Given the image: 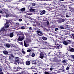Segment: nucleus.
<instances>
[{
    "label": "nucleus",
    "instance_id": "f257e3e1",
    "mask_svg": "<svg viewBox=\"0 0 74 74\" xmlns=\"http://www.w3.org/2000/svg\"><path fill=\"white\" fill-rule=\"evenodd\" d=\"M25 38V36H19L18 39H17V41H22Z\"/></svg>",
    "mask_w": 74,
    "mask_h": 74
},
{
    "label": "nucleus",
    "instance_id": "f03ea898",
    "mask_svg": "<svg viewBox=\"0 0 74 74\" xmlns=\"http://www.w3.org/2000/svg\"><path fill=\"white\" fill-rule=\"evenodd\" d=\"M36 32L38 35L39 36H42V35L44 34V33H43L41 32L40 31H37Z\"/></svg>",
    "mask_w": 74,
    "mask_h": 74
},
{
    "label": "nucleus",
    "instance_id": "7ed1b4c3",
    "mask_svg": "<svg viewBox=\"0 0 74 74\" xmlns=\"http://www.w3.org/2000/svg\"><path fill=\"white\" fill-rule=\"evenodd\" d=\"M44 53L41 52L40 53V54L39 58L41 59H44Z\"/></svg>",
    "mask_w": 74,
    "mask_h": 74
},
{
    "label": "nucleus",
    "instance_id": "20e7f679",
    "mask_svg": "<svg viewBox=\"0 0 74 74\" xmlns=\"http://www.w3.org/2000/svg\"><path fill=\"white\" fill-rule=\"evenodd\" d=\"M55 45L57 46V48L58 49L62 48V45L60 44H59L58 43H56Z\"/></svg>",
    "mask_w": 74,
    "mask_h": 74
},
{
    "label": "nucleus",
    "instance_id": "39448f33",
    "mask_svg": "<svg viewBox=\"0 0 74 74\" xmlns=\"http://www.w3.org/2000/svg\"><path fill=\"white\" fill-rule=\"evenodd\" d=\"M5 27H3L1 29L0 31V34H1V33H4L3 32L5 31Z\"/></svg>",
    "mask_w": 74,
    "mask_h": 74
},
{
    "label": "nucleus",
    "instance_id": "423d86ee",
    "mask_svg": "<svg viewBox=\"0 0 74 74\" xmlns=\"http://www.w3.org/2000/svg\"><path fill=\"white\" fill-rule=\"evenodd\" d=\"M14 58V56L12 54H10V60H12Z\"/></svg>",
    "mask_w": 74,
    "mask_h": 74
},
{
    "label": "nucleus",
    "instance_id": "0eeeda50",
    "mask_svg": "<svg viewBox=\"0 0 74 74\" xmlns=\"http://www.w3.org/2000/svg\"><path fill=\"white\" fill-rule=\"evenodd\" d=\"M58 56H59V58H63L64 57V55L63 54H62L61 53H59Z\"/></svg>",
    "mask_w": 74,
    "mask_h": 74
},
{
    "label": "nucleus",
    "instance_id": "6e6552de",
    "mask_svg": "<svg viewBox=\"0 0 74 74\" xmlns=\"http://www.w3.org/2000/svg\"><path fill=\"white\" fill-rule=\"evenodd\" d=\"M15 62H14V64H16V63H17L18 64H19V63H20V61L19 60H15Z\"/></svg>",
    "mask_w": 74,
    "mask_h": 74
},
{
    "label": "nucleus",
    "instance_id": "1a4fd4ad",
    "mask_svg": "<svg viewBox=\"0 0 74 74\" xmlns=\"http://www.w3.org/2000/svg\"><path fill=\"white\" fill-rule=\"evenodd\" d=\"M8 21H6V23H5V28H8V27H9L10 25H7V24H8Z\"/></svg>",
    "mask_w": 74,
    "mask_h": 74
},
{
    "label": "nucleus",
    "instance_id": "9d476101",
    "mask_svg": "<svg viewBox=\"0 0 74 74\" xmlns=\"http://www.w3.org/2000/svg\"><path fill=\"white\" fill-rule=\"evenodd\" d=\"M45 12H46V11L45 10H42V11H40V15H43V14H45Z\"/></svg>",
    "mask_w": 74,
    "mask_h": 74
},
{
    "label": "nucleus",
    "instance_id": "9b49d317",
    "mask_svg": "<svg viewBox=\"0 0 74 74\" xmlns=\"http://www.w3.org/2000/svg\"><path fill=\"white\" fill-rule=\"evenodd\" d=\"M19 35H20L21 36H24V34H23V32H20L18 33L17 34V36H19Z\"/></svg>",
    "mask_w": 74,
    "mask_h": 74
},
{
    "label": "nucleus",
    "instance_id": "f8f14e48",
    "mask_svg": "<svg viewBox=\"0 0 74 74\" xmlns=\"http://www.w3.org/2000/svg\"><path fill=\"white\" fill-rule=\"evenodd\" d=\"M26 64L27 66H29L30 64V61H27L26 62Z\"/></svg>",
    "mask_w": 74,
    "mask_h": 74
},
{
    "label": "nucleus",
    "instance_id": "ddd939ff",
    "mask_svg": "<svg viewBox=\"0 0 74 74\" xmlns=\"http://www.w3.org/2000/svg\"><path fill=\"white\" fill-rule=\"evenodd\" d=\"M63 44H64V45H67L68 44H70V43L69 42H67L66 41H64L63 42Z\"/></svg>",
    "mask_w": 74,
    "mask_h": 74
},
{
    "label": "nucleus",
    "instance_id": "4468645a",
    "mask_svg": "<svg viewBox=\"0 0 74 74\" xmlns=\"http://www.w3.org/2000/svg\"><path fill=\"white\" fill-rule=\"evenodd\" d=\"M2 10L3 11L5 12V14H6L8 12V10L7 9H3Z\"/></svg>",
    "mask_w": 74,
    "mask_h": 74
},
{
    "label": "nucleus",
    "instance_id": "2eb2a0df",
    "mask_svg": "<svg viewBox=\"0 0 74 74\" xmlns=\"http://www.w3.org/2000/svg\"><path fill=\"white\" fill-rule=\"evenodd\" d=\"M32 63V64H36V60H32L31 61Z\"/></svg>",
    "mask_w": 74,
    "mask_h": 74
},
{
    "label": "nucleus",
    "instance_id": "dca6fc26",
    "mask_svg": "<svg viewBox=\"0 0 74 74\" xmlns=\"http://www.w3.org/2000/svg\"><path fill=\"white\" fill-rule=\"evenodd\" d=\"M42 40H44V41L45 40H47V38L45 37L44 36H42Z\"/></svg>",
    "mask_w": 74,
    "mask_h": 74
},
{
    "label": "nucleus",
    "instance_id": "f3484780",
    "mask_svg": "<svg viewBox=\"0 0 74 74\" xmlns=\"http://www.w3.org/2000/svg\"><path fill=\"white\" fill-rule=\"evenodd\" d=\"M3 53L5 55H7V54H8V52L5 50L3 51Z\"/></svg>",
    "mask_w": 74,
    "mask_h": 74
},
{
    "label": "nucleus",
    "instance_id": "a211bd4d",
    "mask_svg": "<svg viewBox=\"0 0 74 74\" xmlns=\"http://www.w3.org/2000/svg\"><path fill=\"white\" fill-rule=\"evenodd\" d=\"M24 34L26 36V37H27L28 36H30V34L29 33H24Z\"/></svg>",
    "mask_w": 74,
    "mask_h": 74
},
{
    "label": "nucleus",
    "instance_id": "6ab92c4d",
    "mask_svg": "<svg viewBox=\"0 0 74 74\" xmlns=\"http://www.w3.org/2000/svg\"><path fill=\"white\" fill-rule=\"evenodd\" d=\"M26 10V8H23L21 9V11H22V12H23V11H25Z\"/></svg>",
    "mask_w": 74,
    "mask_h": 74
},
{
    "label": "nucleus",
    "instance_id": "aec40b11",
    "mask_svg": "<svg viewBox=\"0 0 74 74\" xmlns=\"http://www.w3.org/2000/svg\"><path fill=\"white\" fill-rule=\"evenodd\" d=\"M10 47H14V48L15 47V45L12 44H10Z\"/></svg>",
    "mask_w": 74,
    "mask_h": 74
},
{
    "label": "nucleus",
    "instance_id": "412c9836",
    "mask_svg": "<svg viewBox=\"0 0 74 74\" xmlns=\"http://www.w3.org/2000/svg\"><path fill=\"white\" fill-rule=\"evenodd\" d=\"M69 51L72 52H74V49L73 48H71L70 49H69Z\"/></svg>",
    "mask_w": 74,
    "mask_h": 74
},
{
    "label": "nucleus",
    "instance_id": "4be33fe9",
    "mask_svg": "<svg viewBox=\"0 0 74 74\" xmlns=\"http://www.w3.org/2000/svg\"><path fill=\"white\" fill-rule=\"evenodd\" d=\"M52 62H56V63H59V62L58 60H53Z\"/></svg>",
    "mask_w": 74,
    "mask_h": 74
},
{
    "label": "nucleus",
    "instance_id": "5701e85b",
    "mask_svg": "<svg viewBox=\"0 0 74 74\" xmlns=\"http://www.w3.org/2000/svg\"><path fill=\"white\" fill-rule=\"evenodd\" d=\"M13 36H14V34L12 33H11L10 35V37H12Z\"/></svg>",
    "mask_w": 74,
    "mask_h": 74
},
{
    "label": "nucleus",
    "instance_id": "b1692460",
    "mask_svg": "<svg viewBox=\"0 0 74 74\" xmlns=\"http://www.w3.org/2000/svg\"><path fill=\"white\" fill-rule=\"evenodd\" d=\"M58 22L59 23H62V21L61 20H58Z\"/></svg>",
    "mask_w": 74,
    "mask_h": 74
},
{
    "label": "nucleus",
    "instance_id": "393cba45",
    "mask_svg": "<svg viewBox=\"0 0 74 74\" xmlns=\"http://www.w3.org/2000/svg\"><path fill=\"white\" fill-rule=\"evenodd\" d=\"M5 46L7 48H10V45L8 44V43L6 44Z\"/></svg>",
    "mask_w": 74,
    "mask_h": 74
},
{
    "label": "nucleus",
    "instance_id": "a878e982",
    "mask_svg": "<svg viewBox=\"0 0 74 74\" xmlns=\"http://www.w3.org/2000/svg\"><path fill=\"white\" fill-rule=\"evenodd\" d=\"M42 44H48V42H44V41H42Z\"/></svg>",
    "mask_w": 74,
    "mask_h": 74
},
{
    "label": "nucleus",
    "instance_id": "bb28decb",
    "mask_svg": "<svg viewBox=\"0 0 74 74\" xmlns=\"http://www.w3.org/2000/svg\"><path fill=\"white\" fill-rule=\"evenodd\" d=\"M24 46L25 47H28L29 46V45H27L26 44L25 42H24Z\"/></svg>",
    "mask_w": 74,
    "mask_h": 74
},
{
    "label": "nucleus",
    "instance_id": "cd10ccee",
    "mask_svg": "<svg viewBox=\"0 0 74 74\" xmlns=\"http://www.w3.org/2000/svg\"><path fill=\"white\" fill-rule=\"evenodd\" d=\"M32 57H34L35 56V54L33 53H32Z\"/></svg>",
    "mask_w": 74,
    "mask_h": 74
},
{
    "label": "nucleus",
    "instance_id": "c85d7f7f",
    "mask_svg": "<svg viewBox=\"0 0 74 74\" xmlns=\"http://www.w3.org/2000/svg\"><path fill=\"white\" fill-rule=\"evenodd\" d=\"M71 37L73 38V40H74V34H71Z\"/></svg>",
    "mask_w": 74,
    "mask_h": 74
},
{
    "label": "nucleus",
    "instance_id": "c756f323",
    "mask_svg": "<svg viewBox=\"0 0 74 74\" xmlns=\"http://www.w3.org/2000/svg\"><path fill=\"white\" fill-rule=\"evenodd\" d=\"M9 14H8V13H6L5 16L6 18H7V17H8V16H9Z\"/></svg>",
    "mask_w": 74,
    "mask_h": 74
},
{
    "label": "nucleus",
    "instance_id": "7c9ffc66",
    "mask_svg": "<svg viewBox=\"0 0 74 74\" xmlns=\"http://www.w3.org/2000/svg\"><path fill=\"white\" fill-rule=\"evenodd\" d=\"M29 11H35L36 10V9H33L32 8H30L29 10Z\"/></svg>",
    "mask_w": 74,
    "mask_h": 74
},
{
    "label": "nucleus",
    "instance_id": "2f4dec72",
    "mask_svg": "<svg viewBox=\"0 0 74 74\" xmlns=\"http://www.w3.org/2000/svg\"><path fill=\"white\" fill-rule=\"evenodd\" d=\"M22 53H23V55H25V51H24V50L23 49H22Z\"/></svg>",
    "mask_w": 74,
    "mask_h": 74
},
{
    "label": "nucleus",
    "instance_id": "473e14b6",
    "mask_svg": "<svg viewBox=\"0 0 74 74\" xmlns=\"http://www.w3.org/2000/svg\"><path fill=\"white\" fill-rule=\"evenodd\" d=\"M71 61H74V56H72V57L71 58Z\"/></svg>",
    "mask_w": 74,
    "mask_h": 74
},
{
    "label": "nucleus",
    "instance_id": "72a5a7b5",
    "mask_svg": "<svg viewBox=\"0 0 74 74\" xmlns=\"http://www.w3.org/2000/svg\"><path fill=\"white\" fill-rule=\"evenodd\" d=\"M25 29V28L24 26H21V29Z\"/></svg>",
    "mask_w": 74,
    "mask_h": 74
},
{
    "label": "nucleus",
    "instance_id": "f704fd0d",
    "mask_svg": "<svg viewBox=\"0 0 74 74\" xmlns=\"http://www.w3.org/2000/svg\"><path fill=\"white\" fill-rule=\"evenodd\" d=\"M53 60H58V58L57 57H54L52 59Z\"/></svg>",
    "mask_w": 74,
    "mask_h": 74
},
{
    "label": "nucleus",
    "instance_id": "c9c22d12",
    "mask_svg": "<svg viewBox=\"0 0 74 74\" xmlns=\"http://www.w3.org/2000/svg\"><path fill=\"white\" fill-rule=\"evenodd\" d=\"M69 0V1L68 2L69 3H73V1L74 0Z\"/></svg>",
    "mask_w": 74,
    "mask_h": 74
},
{
    "label": "nucleus",
    "instance_id": "e433bc0d",
    "mask_svg": "<svg viewBox=\"0 0 74 74\" xmlns=\"http://www.w3.org/2000/svg\"><path fill=\"white\" fill-rule=\"evenodd\" d=\"M32 6H35V5H36V3H32Z\"/></svg>",
    "mask_w": 74,
    "mask_h": 74
},
{
    "label": "nucleus",
    "instance_id": "4c0bfd02",
    "mask_svg": "<svg viewBox=\"0 0 74 74\" xmlns=\"http://www.w3.org/2000/svg\"><path fill=\"white\" fill-rule=\"evenodd\" d=\"M60 28L61 29H64V27L62 26H60Z\"/></svg>",
    "mask_w": 74,
    "mask_h": 74
},
{
    "label": "nucleus",
    "instance_id": "58836bf2",
    "mask_svg": "<svg viewBox=\"0 0 74 74\" xmlns=\"http://www.w3.org/2000/svg\"><path fill=\"white\" fill-rule=\"evenodd\" d=\"M62 62L63 63H66V61L65 60H63Z\"/></svg>",
    "mask_w": 74,
    "mask_h": 74
},
{
    "label": "nucleus",
    "instance_id": "ea45409f",
    "mask_svg": "<svg viewBox=\"0 0 74 74\" xmlns=\"http://www.w3.org/2000/svg\"><path fill=\"white\" fill-rule=\"evenodd\" d=\"M71 10V11H71L72 12H74V9L73 8H72Z\"/></svg>",
    "mask_w": 74,
    "mask_h": 74
},
{
    "label": "nucleus",
    "instance_id": "a19ab883",
    "mask_svg": "<svg viewBox=\"0 0 74 74\" xmlns=\"http://www.w3.org/2000/svg\"><path fill=\"white\" fill-rule=\"evenodd\" d=\"M58 54H57V53H54V56H58Z\"/></svg>",
    "mask_w": 74,
    "mask_h": 74
},
{
    "label": "nucleus",
    "instance_id": "79ce46f5",
    "mask_svg": "<svg viewBox=\"0 0 74 74\" xmlns=\"http://www.w3.org/2000/svg\"><path fill=\"white\" fill-rule=\"evenodd\" d=\"M19 57H16V60H19Z\"/></svg>",
    "mask_w": 74,
    "mask_h": 74
},
{
    "label": "nucleus",
    "instance_id": "37998d69",
    "mask_svg": "<svg viewBox=\"0 0 74 74\" xmlns=\"http://www.w3.org/2000/svg\"><path fill=\"white\" fill-rule=\"evenodd\" d=\"M57 4H58V5H60V4H61V2H58L57 3Z\"/></svg>",
    "mask_w": 74,
    "mask_h": 74
},
{
    "label": "nucleus",
    "instance_id": "c03bdc74",
    "mask_svg": "<svg viewBox=\"0 0 74 74\" xmlns=\"http://www.w3.org/2000/svg\"><path fill=\"white\" fill-rule=\"evenodd\" d=\"M70 69V67H69L68 66H67L66 68V70H69Z\"/></svg>",
    "mask_w": 74,
    "mask_h": 74
},
{
    "label": "nucleus",
    "instance_id": "a18cd8bd",
    "mask_svg": "<svg viewBox=\"0 0 74 74\" xmlns=\"http://www.w3.org/2000/svg\"><path fill=\"white\" fill-rule=\"evenodd\" d=\"M60 6H61V7H63V8L64 7V5H63V4H61L60 5Z\"/></svg>",
    "mask_w": 74,
    "mask_h": 74
},
{
    "label": "nucleus",
    "instance_id": "49530a36",
    "mask_svg": "<svg viewBox=\"0 0 74 74\" xmlns=\"http://www.w3.org/2000/svg\"><path fill=\"white\" fill-rule=\"evenodd\" d=\"M0 13L3 14H4V12H3L1 10H0Z\"/></svg>",
    "mask_w": 74,
    "mask_h": 74
},
{
    "label": "nucleus",
    "instance_id": "de8ad7c7",
    "mask_svg": "<svg viewBox=\"0 0 74 74\" xmlns=\"http://www.w3.org/2000/svg\"><path fill=\"white\" fill-rule=\"evenodd\" d=\"M40 69H41V70H42L43 71H45V70H46L45 69H44L42 68H40Z\"/></svg>",
    "mask_w": 74,
    "mask_h": 74
},
{
    "label": "nucleus",
    "instance_id": "09e8293b",
    "mask_svg": "<svg viewBox=\"0 0 74 74\" xmlns=\"http://www.w3.org/2000/svg\"><path fill=\"white\" fill-rule=\"evenodd\" d=\"M31 51V50L30 49H28L27 50V52H30Z\"/></svg>",
    "mask_w": 74,
    "mask_h": 74
},
{
    "label": "nucleus",
    "instance_id": "8fccbe9b",
    "mask_svg": "<svg viewBox=\"0 0 74 74\" xmlns=\"http://www.w3.org/2000/svg\"><path fill=\"white\" fill-rule=\"evenodd\" d=\"M27 18H29V19H31V20H32V19H33L31 17H27Z\"/></svg>",
    "mask_w": 74,
    "mask_h": 74
},
{
    "label": "nucleus",
    "instance_id": "3c124183",
    "mask_svg": "<svg viewBox=\"0 0 74 74\" xmlns=\"http://www.w3.org/2000/svg\"><path fill=\"white\" fill-rule=\"evenodd\" d=\"M29 30L30 31L32 30V27H30L29 28Z\"/></svg>",
    "mask_w": 74,
    "mask_h": 74
},
{
    "label": "nucleus",
    "instance_id": "603ef678",
    "mask_svg": "<svg viewBox=\"0 0 74 74\" xmlns=\"http://www.w3.org/2000/svg\"><path fill=\"white\" fill-rule=\"evenodd\" d=\"M13 16L15 18H17V16L16 15H13Z\"/></svg>",
    "mask_w": 74,
    "mask_h": 74
},
{
    "label": "nucleus",
    "instance_id": "864d4df0",
    "mask_svg": "<svg viewBox=\"0 0 74 74\" xmlns=\"http://www.w3.org/2000/svg\"><path fill=\"white\" fill-rule=\"evenodd\" d=\"M59 30V29L58 28H56L55 29V31H57Z\"/></svg>",
    "mask_w": 74,
    "mask_h": 74
},
{
    "label": "nucleus",
    "instance_id": "5fc2aeb1",
    "mask_svg": "<svg viewBox=\"0 0 74 74\" xmlns=\"http://www.w3.org/2000/svg\"><path fill=\"white\" fill-rule=\"evenodd\" d=\"M65 32H67V33L68 32L69 33H70V32H69V31H67V30H66Z\"/></svg>",
    "mask_w": 74,
    "mask_h": 74
},
{
    "label": "nucleus",
    "instance_id": "6e6d98bb",
    "mask_svg": "<svg viewBox=\"0 0 74 74\" xmlns=\"http://www.w3.org/2000/svg\"><path fill=\"white\" fill-rule=\"evenodd\" d=\"M47 25H49V21H47Z\"/></svg>",
    "mask_w": 74,
    "mask_h": 74
},
{
    "label": "nucleus",
    "instance_id": "4d7b16f0",
    "mask_svg": "<svg viewBox=\"0 0 74 74\" xmlns=\"http://www.w3.org/2000/svg\"><path fill=\"white\" fill-rule=\"evenodd\" d=\"M64 21H65V20L64 19H62V22H64Z\"/></svg>",
    "mask_w": 74,
    "mask_h": 74
},
{
    "label": "nucleus",
    "instance_id": "13d9d810",
    "mask_svg": "<svg viewBox=\"0 0 74 74\" xmlns=\"http://www.w3.org/2000/svg\"><path fill=\"white\" fill-rule=\"evenodd\" d=\"M19 22H21L22 21V19H20L19 20Z\"/></svg>",
    "mask_w": 74,
    "mask_h": 74
},
{
    "label": "nucleus",
    "instance_id": "bf43d9fd",
    "mask_svg": "<svg viewBox=\"0 0 74 74\" xmlns=\"http://www.w3.org/2000/svg\"><path fill=\"white\" fill-rule=\"evenodd\" d=\"M26 15H32V14H30L29 13H27L26 14Z\"/></svg>",
    "mask_w": 74,
    "mask_h": 74
},
{
    "label": "nucleus",
    "instance_id": "052dcab7",
    "mask_svg": "<svg viewBox=\"0 0 74 74\" xmlns=\"http://www.w3.org/2000/svg\"><path fill=\"white\" fill-rule=\"evenodd\" d=\"M10 17L11 16H13V15H12V14H10Z\"/></svg>",
    "mask_w": 74,
    "mask_h": 74
},
{
    "label": "nucleus",
    "instance_id": "680f3d73",
    "mask_svg": "<svg viewBox=\"0 0 74 74\" xmlns=\"http://www.w3.org/2000/svg\"><path fill=\"white\" fill-rule=\"evenodd\" d=\"M66 17H67V18H68L69 17V15L68 14H66Z\"/></svg>",
    "mask_w": 74,
    "mask_h": 74
},
{
    "label": "nucleus",
    "instance_id": "e2e57ef3",
    "mask_svg": "<svg viewBox=\"0 0 74 74\" xmlns=\"http://www.w3.org/2000/svg\"><path fill=\"white\" fill-rule=\"evenodd\" d=\"M18 55H22V54L21 53H18Z\"/></svg>",
    "mask_w": 74,
    "mask_h": 74
},
{
    "label": "nucleus",
    "instance_id": "0e129e2a",
    "mask_svg": "<svg viewBox=\"0 0 74 74\" xmlns=\"http://www.w3.org/2000/svg\"><path fill=\"white\" fill-rule=\"evenodd\" d=\"M3 70L1 68H0V72H2L1 71H2Z\"/></svg>",
    "mask_w": 74,
    "mask_h": 74
},
{
    "label": "nucleus",
    "instance_id": "69168bd1",
    "mask_svg": "<svg viewBox=\"0 0 74 74\" xmlns=\"http://www.w3.org/2000/svg\"><path fill=\"white\" fill-rule=\"evenodd\" d=\"M52 69H53V68H50V70L51 71H52Z\"/></svg>",
    "mask_w": 74,
    "mask_h": 74
},
{
    "label": "nucleus",
    "instance_id": "338daca9",
    "mask_svg": "<svg viewBox=\"0 0 74 74\" xmlns=\"http://www.w3.org/2000/svg\"><path fill=\"white\" fill-rule=\"evenodd\" d=\"M0 74H3V73L2 72H0Z\"/></svg>",
    "mask_w": 74,
    "mask_h": 74
},
{
    "label": "nucleus",
    "instance_id": "774afa93",
    "mask_svg": "<svg viewBox=\"0 0 74 74\" xmlns=\"http://www.w3.org/2000/svg\"><path fill=\"white\" fill-rule=\"evenodd\" d=\"M68 41L69 42H69L70 43V42H71V40H68Z\"/></svg>",
    "mask_w": 74,
    "mask_h": 74
}]
</instances>
